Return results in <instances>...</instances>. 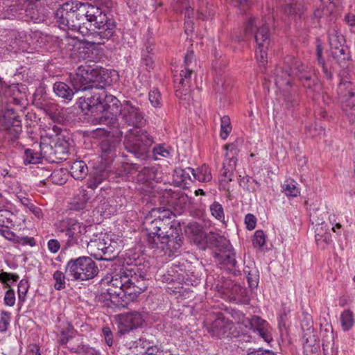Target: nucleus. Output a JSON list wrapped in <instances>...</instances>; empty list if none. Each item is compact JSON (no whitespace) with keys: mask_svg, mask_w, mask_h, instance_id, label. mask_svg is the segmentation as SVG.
<instances>
[{"mask_svg":"<svg viewBox=\"0 0 355 355\" xmlns=\"http://www.w3.org/2000/svg\"><path fill=\"white\" fill-rule=\"evenodd\" d=\"M71 82L76 91L86 92L80 97V107L86 115L100 117L103 113V98L105 95V83L100 81L101 76L94 69L80 67L75 74L71 76Z\"/></svg>","mask_w":355,"mask_h":355,"instance_id":"nucleus-1","label":"nucleus"},{"mask_svg":"<svg viewBox=\"0 0 355 355\" xmlns=\"http://www.w3.org/2000/svg\"><path fill=\"white\" fill-rule=\"evenodd\" d=\"M191 239L198 245L202 247L205 243H209L215 248L214 256L220 268H225L234 276L241 275L235 253L232 250L230 243L226 238L211 232L206 234L204 231H202Z\"/></svg>","mask_w":355,"mask_h":355,"instance_id":"nucleus-2","label":"nucleus"},{"mask_svg":"<svg viewBox=\"0 0 355 355\" xmlns=\"http://www.w3.org/2000/svg\"><path fill=\"white\" fill-rule=\"evenodd\" d=\"M85 8L84 21L86 20L85 26L89 28V33L87 35L92 37L94 44H105L114 35L116 27L114 21L109 18L98 6L85 3Z\"/></svg>","mask_w":355,"mask_h":355,"instance_id":"nucleus-3","label":"nucleus"},{"mask_svg":"<svg viewBox=\"0 0 355 355\" xmlns=\"http://www.w3.org/2000/svg\"><path fill=\"white\" fill-rule=\"evenodd\" d=\"M110 286L116 288H109L110 295H115L119 298L128 297L134 300L147 288L146 281L141 275L132 274L131 271L121 270L116 272L110 281Z\"/></svg>","mask_w":355,"mask_h":355,"instance_id":"nucleus-4","label":"nucleus"},{"mask_svg":"<svg viewBox=\"0 0 355 355\" xmlns=\"http://www.w3.org/2000/svg\"><path fill=\"white\" fill-rule=\"evenodd\" d=\"M85 3L70 1L60 5L55 12V18L61 28L76 31L83 35L89 33V28L85 26L84 12Z\"/></svg>","mask_w":355,"mask_h":355,"instance_id":"nucleus-5","label":"nucleus"},{"mask_svg":"<svg viewBox=\"0 0 355 355\" xmlns=\"http://www.w3.org/2000/svg\"><path fill=\"white\" fill-rule=\"evenodd\" d=\"M173 216L169 209L159 207L153 209L146 217L144 224L148 234V241L152 245V248L157 246V240H160L162 235L164 236L178 226L172 220Z\"/></svg>","mask_w":355,"mask_h":355,"instance_id":"nucleus-6","label":"nucleus"},{"mask_svg":"<svg viewBox=\"0 0 355 355\" xmlns=\"http://www.w3.org/2000/svg\"><path fill=\"white\" fill-rule=\"evenodd\" d=\"M56 232L65 248L74 245H83L87 243L84 241V236L87 232V227L78 220L73 218H65L59 220L56 224Z\"/></svg>","mask_w":355,"mask_h":355,"instance_id":"nucleus-7","label":"nucleus"},{"mask_svg":"<svg viewBox=\"0 0 355 355\" xmlns=\"http://www.w3.org/2000/svg\"><path fill=\"white\" fill-rule=\"evenodd\" d=\"M98 272L96 263L87 256L71 259L65 266V273L72 281H88L96 277Z\"/></svg>","mask_w":355,"mask_h":355,"instance_id":"nucleus-8","label":"nucleus"},{"mask_svg":"<svg viewBox=\"0 0 355 355\" xmlns=\"http://www.w3.org/2000/svg\"><path fill=\"white\" fill-rule=\"evenodd\" d=\"M153 139L144 130H130L124 139L125 150L136 158L146 160L149 157Z\"/></svg>","mask_w":355,"mask_h":355,"instance_id":"nucleus-9","label":"nucleus"},{"mask_svg":"<svg viewBox=\"0 0 355 355\" xmlns=\"http://www.w3.org/2000/svg\"><path fill=\"white\" fill-rule=\"evenodd\" d=\"M245 34L254 33L257 43L256 58L260 64L264 66L267 62V51L270 44V30L266 24H260L258 19L250 17L245 27Z\"/></svg>","mask_w":355,"mask_h":355,"instance_id":"nucleus-10","label":"nucleus"},{"mask_svg":"<svg viewBox=\"0 0 355 355\" xmlns=\"http://www.w3.org/2000/svg\"><path fill=\"white\" fill-rule=\"evenodd\" d=\"M121 241L116 236L105 235L102 240H95L88 243L90 249L96 248L97 252L91 254L97 260L112 261L120 252Z\"/></svg>","mask_w":355,"mask_h":355,"instance_id":"nucleus-11","label":"nucleus"},{"mask_svg":"<svg viewBox=\"0 0 355 355\" xmlns=\"http://www.w3.org/2000/svg\"><path fill=\"white\" fill-rule=\"evenodd\" d=\"M0 130L6 132L9 140L16 141L21 132V125L19 116L14 114L12 109L0 112Z\"/></svg>","mask_w":355,"mask_h":355,"instance_id":"nucleus-12","label":"nucleus"},{"mask_svg":"<svg viewBox=\"0 0 355 355\" xmlns=\"http://www.w3.org/2000/svg\"><path fill=\"white\" fill-rule=\"evenodd\" d=\"M119 116L125 124L137 128L141 127L146 122L144 112L130 101L122 103Z\"/></svg>","mask_w":355,"mask_h":355,"instance_id":"nucleus-13","label":"nucleus"},{"mask_svg":"<svg viewBox=\"0 0 355 355\" xmlns=\"http://www.w3.org/2000/svg\"><path fill=\"white\" fill-rule=\"evenodd\" d=\"M291 70L297 76L309 94L319 92L321 86L317 76L300 60L293 63Z\"/></svg>","mask_w":355,"mask_h":355,"instance_id":"nucleus-14","label":"nucleus"},{"mask_svg":"<svg viewBox=\"0 0 355 355\" xmlns=\"http://www.w3.org/2000/svg\"><path fill=\"white\" fill-rule=\"evenodd\" d=\"M103 113H101L100 117H95L93 122L95 123L107 124L114 126L116 123V119L111 117L110 114H116L119 113V107L122 104L117 98L111 94H107L105 91V95L103 98Z\"/></svg>","mask_w":355,"mask_h":355,"instance_id":"nucleus-15","label":"nucleus"},{"mask_svg":"<svg viewBox=\"0 0 355 355\" xmlns=\"http://www.w3.org/2000/svg\"><path fill=\"white\" fill-rule=\"evenodd\" d=\"M70 144L63 135H59L53 146L47 144L40 145L42 151L44 152V157L50 159L51 162L55 160H64L67 159L69 153Z\"/></svg>","mask_w":355,"mask_h":355,"instance_id":"nucleus-16","label":"nucleus"},{"mask_svg":"<svg viewBox=\"0 0 355 355\" xmlns=\"http://www.w3.org/2000/svg\"><path fill=\"white\" fill-rule=\"evenodd\" d=\"M205 326L209 334L218 338L229 336L232 327V322L225 318L222 313L210 315L204 322Z\"/></svg>","mask_w":355,"mask_h":355,"instance_id":"nucleus-17","label":"nucleus"},{"mask_svg":"<svg viewBox=\"0 0 355 355\" xmlns=\"http://www.w3.org/2000/svg\"><path fill=\"white\" fill-rule=\"evenodd\" d=\"M119 135H107L103 137L100 144L101 157L107 162H110L116 156V149L121 141L122 132H119Z\"/></svg>","mask_w":355,"mask_h":355,"instance_id":"nucleus-18","label":"nucleus"},{"mask_svg":"<svg viewBox=\"0 0 355 355\" xmlns=\"http://www.w3.org/2000/svg\"><path fill=\"white\" fill-rule=\"evenodd\" d=\"M339 89H346L345 94L346 99L343 105V110L350 121H355V94L352 87V83L348 81H341L339 85Z\"/></svg>","mask_w":355,"mask_h":355,"instance_id":"nucleus-19","label":"nucleus"},{"mask_svg":"<svg viewBox=\"0 0 355 355\" xmlns=\"http://www.w3.org/2000/svg\"><path fill=\"white\" fill-rule=\"evenodd\" d=\"M248 328L251 329L257 333L266 343L272 341V338L270 334V327L267 321L258 315H253L250 319V324Z\"/></svg>","mask_w":355,"mask_h":355,"instance_id":"nucleus-20","label":"nucleus"},{"mask_svg":"<svg viewBox=\"0 0 355 355\" xmlns=\"http://www.w3.org/2000/svg\"><path fill=\"white\" fill-rule=\"evenodd\" d=\"M171 232H168L164 236L162 235L160 240H157V243L165 244L166 248L171 252H177L183 243V237L180 234V229L176 226Z\"/></svg>","mask_w":355,"mask_h":355,"instance_id":"nucleus-21","label":"nucleus"},{"mask_svg":"<svg viewBox=\"0 0 355 355\" xmlns=\"http://www.w3.org/2000/svg\"><path fill=\"white\" fill-rule=\"evenodd\" d=\"M297 60L293 59L291 60L290 65H286L283 68L277 67L274 70L273 75L275 78V85L280 89H284L291 84V76L295 75L293 73L291 68L293 67V63Z\"/></svg>","mask_w":355,"mask_h":355,"instance_id":"nucleus-22","label":"nucleus"},{"mask_svg":"<svg viewBox=\"0 0 355 355\" xmlns=\"http://www.w3.org/2000/svg\"><path fill=\"white\" fill-rule=\"evenodd\" d=\"M162 178L161 173H159L155 166L144 167L139 171L137 180L143 184H151L152 182H159Z\"/></svg>","mask_w":355,"mask_h":355,"instance_id":"nucleus-23","label":"nucleus"},{"mask_svg":"<svg viewBox=\"0 0 355 355\" xmlns=\"http://www.w3.org/2000/svg\"><path fill=\"white\" fill-rule=\"evenodd\" d=\"M157 347V345H152L149 340L141 338L130 343L129 349L132 351L130 355H147L153 349H156Z\"/></svg>","mask_w":355,"mask_h":355,"instance_id":"nucleus-24","label":"nucleus"},{"mask_svg":"<svg viewBox=\"0 0 355 355\" xmlns=\"http://www.w3.org/2000/svg\"><path fill=\"white\" fill-rule=\"evenodd\" d=\"M144 321V315L137 311L130 312L122 315L123 324L130 330L141 327Z\"/></svg>","mask_w":355,"mask_h":355,"instance_id":"nucleus-25","label":"nucleus"},{"mask_svg":"<svg viewBox=\"0 0 355 355\" xmlns=\"http://www.w3.org/2000/svg\"><path fill=\"white\" fill-rule=\"evenodd\" d=\"M331 55L343 69H347L349 67L350 60L349 51L347 46H342L331 51Z\"/></svg>","mask_w":355,"mask_h":355,"instance_id":"nucleus-26","label":"nucleus"},{"mask_svg":"<svg viewBox=\"0 0 355 355\" xmlns=\"http://www.w3.org/2000/svg\"><path fill=\"white\" fill-rule=\"evenodd\" d=\"M246 275L249 286L252 288H257L259 280V271L252 261H250L243 268Z\"/></svg>","mask_w":355,"mask_h":355,"instance_id":"nucleus-27","label":"nucleus"},{"mask_svg":"<svg viewBox=\"0 0 355 355\" xmlns=\"http://www.w3.org/2000/svg\"><path fill=\"white\" fill-rule=\"evenodd\" d=\"M284 12L288 16L301 17L304 11L303 0H285Z\"/></svg>","mask_w":355,"mask_h":355,"instance_id":"nucleus-28","label":"nucleus"},{"mask_svg":"<svg viewBox=\"0 0 355 355\" xmlns=\"http://www.w3.org/2000/svg\"><path fill=\"white\" fill-rule=\"evenodd\" d=\"M53 92L55 94L62 98L71 101L76 91L74 87L71 89L67 84L63 82H56L53 85Z\"/></svg>","mask_w":355,"mask_h":355,"instance_id":"nucleus-29","label":"nucleus"},{"mask_svg":"<svg viewBox=\"0 0 355 355\" xmlns=\"http://www.w3.org/2000/svg\"><path fill=\"white\" fill-rule=\"evenodd\" d=\"M87 166L83 161H74L70 166V173L76 180H83L87 176Z\"/></svg>","mask_w":355,"mask_h":355,"instance_id":"nucleus-30","label":"nucleus"},{"mask_svg":"<svg viewBox=\"0 0 355 355\" xmlns=\"http://www.w3.org/2000/svg\"><path fill=\"white\" fill-rule=\"evenodd\" d=\"M230 294L232 299L239 303H247L249 300L247 290L236 283H232Z\"/></svg>","mask_w":355,"mask_h":355,"instance_id":"nucleus-31","label":"nucleus"},{"mask_svg":"<svg viewBox=\"0 0 355 355\" xmlns=\"http://www.w3.org/2000/svg\"><path fill=\"white\" fill-rule=\"evenodd\" d=\"M187 170L191 172L193 179L199 182H209L212 178L210 170L206 164H203L196 170L190 167H188Z\"/></svg>","mask_w":355,"mask_h":355,"instance_id":"nucleus-32","label":"nucleus"},{"mask_svg":"<svg viewBox=\"0 0 355 355\" xmlns=\"http://www.w3.org/2000/svg\"><path fill=\"white\" fill-rule=\"evenodd\" d=\"M229 153H227L225 154V160L223 164V173L222 175L228 181L231 182L232 180V175L234 171L236 168V159L232 156L231 157H228Z\"/></svg>","mask_w":355,"mask_h":355,"instance_id":"nucleus-33","label":"nucleus"},{"mask_svg":"<svg viewBox=\"0 0 355 355\" xmlns=\"http://www.w3.org/2000/svg\"><path fill=\"white\" fill-rule=\"evenodd\" d=\"M345 40L343 35L335 28H333L329 31V44L331 47V51L345 46Z\"/></svg>","mask_w":355,"mask_h":355,"instance_id":"nucleus-34","label":"nucleus"},{"mask_svg":"<svg viewBox=\"0 0 355 355\" xmlns=\"http://www.w3.org/2000/svg\"><path fill=\"white\" fill-rule=\"evenodd\" d=\"M340 321L342 329L344 331H349L355 323L353 312L349 309L344 310L340 315Z\"/></svg>","mask_w":355,"mask_h":355,"instance_id":"nucleus-35","label":"nucleus"},{"mask_svg":"<svg viewBox=\"0 0 355 355\" xmlns=\"http://www.w3.org/2000/svg\"><path fill=\"white\" fill-rule=\"evenodd\" d=\"M239 185L244 190L251 193H254L260 187V184L256 180L248 175L241 178Z\"/></svg>","mask_w":355,"mask_h":355,"instance_id":"nucleus-36","label":"nucleus"},{"mask_svg":"<svg viewBox=\"0 0 355 355\" xmlns=\"http://www.w3.org/2000/svg\"><path fill=\"white\" fill-rule=\"evenodd\" d=\"M283 192L287 196L297 197L300 191L296 187V182L293 180H286L282 185Z\"/></svg>","mask_w":355,"mask_h":355,"instance_id":"nucleus-37","label":"nucleus"},{"mask_svg":"<svg viewBox=\"0 0 355 355\" xmlns=\"http://www.w3.org/2000/svg\"><path fill=\"white\" fill-rule=\"evenodd\" d=\"M40 150H42L41 148ZM42 156L44 157L43 151L37 152L32 149H26L25 150L24 163L26 164L39 163Z\"/></svg>","mask_w":355,"mask_h":355,"instance_id":"nucleus-38","label":"nucleus"},{"mask_svg":"<svg viewBox=\"0 0 355 355\" xmlns=\"http://www.w3.org/2000/svg\"><path fill=\"white\" fill-rule=\"evenodd\" d=\"M13 214L8 209L0 210V226L8 228L13 225Z\"/></svg>","mask_w":355,"mask_h":355,"instance_id":"nucleus-39","label":"nucleus"},{"mask_svg":"<svg viewBox=\"0 0 355 355\" xmlns=\"http://www.w3.org/2000/svg\"><path fill=\"white\" fill-rule=\"evenodd\" d=\"M232 130L230 119L228 116H223L220 119V136L223 139H226Z\"/></svg>","mask_w":355,"mask_h":355,"instance_id":"nucleus-40","label":"nucleus"},{"mask_svg":"<svg viewBox=\"0 0 355 355\" xmlns=\"http://www.w3.org/2000/svg\"><path fill=\"white\" fill-rule=\"evenodd\" d=\"M53 278L55 280V284L53 286L55 290L60 291L65 288L66 276L60 270H56L53 275Z\"/></svg>","mask_w":355,"mask_h":355,"instance_id":"nucleus-41","label":"nucleus"},{"mask_svg":"<svg viewBox=\"0 0 355 355\" xmlns=\"http://www.w3.org/2000/svg\"><path fill=\"white\" fill-rule=\"evenodd\" d=\"M230 313L235 322L241 324L248 328L250 318L245 317L242 312L235 309H232Z\"/></svg>","mask_w":355,"mask_h":355,"instance_id":"nucleus-42","label":"nucleus"},{"mask_svg":"<svg viewBox=\"0 0 355 355\" xmlns=\"http://www.w3.org/2000/svg\"><path fill=\"white\" fill-rule=\"evenodd\" d=\"M210 211H211V215L214 217H215L216 219L222 220L224 218L223 208L219 202H214L210 206Z\"/></svg>","mask_w":355,"mask_h":355,"instance_id":"nucleus-43","label":"nucleus"},{"mask_svg":"<svg viewBox=\"0 0 355 355\" xmlns=\"http://www.w3.org/2000/svg\"><path fill=\"white\" fill-rule=\"evenodd\" d=\"M324 214L319 209H313L310 213V220L312 224L320 225L323 223Z\"/></svg>","mask_w":355,"mask_h":355,"instance_id":"nucleus-44","label":"nucleus"},{"mask_svg":"<svg viewBox=\"0 0 355 355\" xmlns=\"http://www.w3.org/2000/svg\"><path fill=\"white\" fill-rule=\"evenodd\" d=\"M28 288L29 285L26 279H21L19 282L18 284V295L19 301H24Z\"/></svg>","mask_w":355,"mask_h":355,"instance_id":"nucleus-45","label":"nucleus"},{"mask_svg":"<svg viewBox=\"0 0 355 355\" xmlns=\"http://www.w3.org/2000/svg\"><path fill=\"white\" fill-rule=\"evenodd\" d=\"M266 243V236L262 230H257L254 233L252 243L254 247H263Z\"/></svg>","mask_w":355,"mask_h":355,"instance_id":"nucleus-46","label":"nucleus"},{"mask_svg":"<svg viewBox=\"0 0 355 355\" xmlns=\"http://www.w3.org/2000/svg\"><path fill=\"white\" fill-rule=\"evenodd\" d=\"M203 231L202 227L197 223H191L187 226L186 232L192 239Z\"/></svg>","mask_w":355,"mask_h":355,"instance_id":"nucleus-47","label":"nucleus"},{"mask_svg":"<svg viewBox=\"0 0 355 355\" xmlns=\"http://www.w3.org/2000/svg\"><path fill=\"white\" fill-rule=\"evenodd\" d=\"M149 101L151 105L155 107H159L162 105L161 103V94L157 89L153 90L149 92Z\"/></svg>","mask_w":355,"mask_h":355,"instance_id":"nucleus-48","label":"nucleus"},{"mask_svg":"<svg viewBox=\"0 0 355 355\" xmlns=\"http://www.w3.org/2000/svg\"><path fill=\"white\" fill-rule=\"evenodd\" d=\"M10 321V313L6 311H2L0 318V331L4 332L7 330Z\"/></svg>","mask_w":355,"mask_h":355,"instance_id":"nucleus-49","label":"nucleus"},{"mask_svg":"<svg viewBox=\"0 0 355 355\" xmlns=\"http://www.w3.org/2000/svg\"><path fill=\"white\" fill-rule=\"evenodd\" d=\"M82 198L80 199V200H76V199H74L73 202V209L76 210H80L83 209L85 207L86 203L87 202L89 198L87 196V194L85 193V191H83L82 193Z\"/></svg>","mask_w":355,"mask_h":355,"instance_id":"nucleus-50","label":"nucleus"},{"mask_svg":"<svg viewBox=\"0 0 355 355\" xmlns=\"http://www.w3.org/2000/svg\"><path fill=\"white\" fill-rule=\"evenodd\" d=\"M191 74L192 71L189 69L182 70L180 72L181 79L179 82V85H181L183 87L188 86L191 79Z\"/></svg>","mask_w":355,"mask_h":355,"instance_id":"nucleus-51","label":"nucleus"},{"mask_svg":"<svg viewBox=\"0 0 355 355\" xmlns=\"http://www.w3.org/2000/svg\"><path fill=\"white\" fill-rule=\"evenodd\" d=\"M171 268L173 272L177 274V277L180 280L184 282L188 280V278H186L185 277V272L182 268V266L180 265V263L178 264L173 263Z\"/></svg>","mask_w":355,"mask_h":355,"instance_id":"nucleus-52","label":"nucleus"},{"mask_svg":"<svg viewBox=\"0 0 355 355\" xmlns=\"http://www.w3.org/2000/svg\"><path fill=\"white\" fill-rule=\"evenodd\" d=\"M316 55H317V59H318L319 64L322 66L323 71L325 73H327V69L325 67L324 60L322 57V46L321 44H320L318 42L316 46Z\"/></svg>","mask_w":355,"mask_h":355,"instance_id":"nucleus-53","label":"nucleus"},{"mask_svg":"<svg viewBox=\"0 0 355 355\" xmlns=\"http://www.w3.org/2000/svg\"><path fill=\"white\" fill-rule=\"evenodd\" d=\"M5 304L9 306H12L15 303V295L13 290L10 289L6 292L4 297Z\"/></svg>","mask_w":355,"mask_h":355,"instance_id":"nucleus-54","label":"nucleus"},{"mask_svg":"<svg viewBox=\"0 0 355 355\" xmlns=\"http://www.w3.org/2000/svg\"><path fill=\"white\" fill-rule=\"evenodd\" d=\"M102 333L103 334L107 345L110 347L112 346L114 343L113 334L110 329L107 327H104L102 329Z\"/></svg>","mask_w":355,"mask_h":355,"instance_id":"nucleus-55","label":"nucleus"},{"mask_svg":"<svg viewBox=\"0 0 355 355\" xmlns=\"http://www.w3.org/2000/svg\"><path fill=\"white\" fill-rule=\"evenodd\" d=\"M142 63L146 67V69L150 71L154 67L153 55L142 54Z\"/></svg>","mask_w":355,"mask_h":355,"instance_id":"nucleus-56","label":"nucleus"},{"mask_svg":"<svg viewBox=\"0 0 355 355\" xmlns=\"http://www.w3.org/2000/svg\"><path fill=\"white\" fill-rule=\"evenodd\" d=\"M246 227L249 230H252L256 227L257 219L253 214H248L245 218Z\"/></svg>","mask_w":355,"mask_h":355,"instance_id":"nucleus-57","label":"nucleus"},{"mask_svg":"<svg viewBox=\"0 0 355 355\" xmlns=\"http://www.w3.org/2000/svg\"><path fill=\"white\" fill-rule=\"evenodd\" d=\"M60 248V242L56 239H51L48 242V248L49 250L53 252H57Z\"/></svg>","mask_w":355,"mask_h":355,"instance_id":"nucleus-58","label":"nucleus"},{"mask_svg":"<svg viewBox=\"0 0 355 355\" xmlns=\"http://www.w3.org/2000/svg\"><path fill=\"white\" fill-rule=\"evenodd\" d=\"M178 198L175 200V201L173 202L175 205L178 206L179 204L180 205V209H183L187 201V196L184 194H178L177 195Z\"/></svg>","mask_w":355,"mask_h":355,"instance_id":"nucleus-59","label":"nucleus"},{"mask_svg":"<svg viewBox=\"0 0 355 355\" xmlns=\"http://www.w3.org/2000/svg\"><path fill=\"white\" fill-rule=\"evenodd\" d=\"M153 152L155 155H159L164 157H167L169 155V152L163 146L153 148Z\"/></svg>","mask_w":355,"mask_h":355,"instance_id":"nucleus-60","label":"nucleus"},{"mask_svg":"<svg viewBox=\"0 0 355 355\" xmlns=\"http://www.w3.org/2000/svg\"><path fill=\"white\" fill-rule=\"evenodd\" d=\"M57 110H58V108H57L56 105H51V106L46 107L45 108L46 112L53 120L58 119V114L56 113Z\"/></svg>","mask_w":355,"mask_h":355,"instance_id":"nucleus-61","label":"nucleus"},{"mask_svg":"<svg viewBox=\"0 0 355 355\" xmlns=\"http://www.w3.org/2000/svg\"><path fill=\"white\" fill-rule=\"evenodd\" d=\"M0 233L4 238L9 241H13L15 239V234L8 230V228L0 230Z\"/></svg>","mask_w":355,"mask_h":355,"instance_id":"nucleus-62","label":"nucleus"},{"mask_svg":"<svg viewBox=\"0 0 355 355\" xmlns=\"http://www.w3.org/2000/svg\"><path fill=\"white\" fill-rule=\"evenodd\" d=\"M238 146H239V141H236V142L225 145V148L227 150H230L232 153V156H234L236 153Z\"/></svg>","mask_w":355,"mask_h":355,"instance_id":"nucleus-63","label":"nucleus"},{"mask_svg":"<svg viewBox=\"0 0 355 355\" xmlns=\"http://www.w3.org/2000/svg\"><path fill=\"white\" fill-rule=\"evenodd\" d=\"M152 35H153V33L150 31V30H148V33L145 36V39H144L145 40L144 46H148V45L155 46L154 39L153 38Z\"/></svg>","mask_w":355,"mask_h":355,"instance_id":"nucleus-64","label":"nucleus"}]
</instances>
